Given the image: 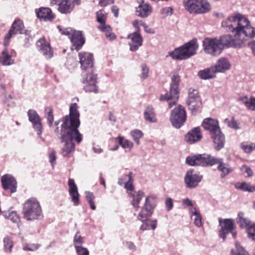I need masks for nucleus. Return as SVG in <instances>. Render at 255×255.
I'll list each match as a JSON object with an SVG mask.
<instances>
[{"instance_id":"nucleus-23","label":"nucleus","mask_w":255,"mask_h":255,"mask_svg":"<svg viewBox=\"0 0 255 255\" xmlns=\"http://www.w3.org/2000/svg\"><path fill=\"white\" fill-rule=\"evenodd\" d=\"M202 178V176L194 173L193 170H188L184 178L186 187L189 188L196 187L201 181Z\"/></svg>"},{"instance_id":"nucleus-28","label":"nucleus","mask_w":255,"mask_h":255,"mask_svg":"<svg viewBox=\"0 0 255 255\" xmlns=\"http://www.w3.org/2000/svg\"><path fill=\"white\" fill-rule=\"evenodd\" d=\"M210 135L217 150H220L224 147L225 137L221 129Z\"/></svg>"},{"instance_id":"nucleus-11","label":"nucleus","mask_w":255,"mask_h":255,"mask_svg":"<svg viewBox=\"0 0 255 255\" xmlns=\"http://www.w3.org/2000/svg\"><path fill=\"white\" fill-rule=\"evenodd\" d=\"M243 17V16L240 14L230 16L222 21V26L227 31L237 34L240 25L242 22L243 24H245L246 22Z\"/></svg>"},{"instance_id":"nucleus-51","label":"nucleus","mask_w":255,"mask_h":255,"mask_svg":"<svg viewBox=\"0 0 255 255\" xmlns=\"http://www.w3.org/2000/svg\"><path fill=\"white\" fill-rule=\"evenodd\" d=\"M76 251L78 255H90L88 250L83 247H76Z\"/></svg>"},{"instance_id":"nucleus-24","label":"nucleus","mask_w":255,"mask_h":255,"mask_svg":"<svg viewBox=\"0 0 255 255\" xmlns=\"http://www.w3.org/2000/svg\"><path fill=\"white\" fill-rule=\"evenodd\" d=\"M128 38L129 39L128 43L130 46V50L131 51H136L142 45L143 39L138 31L128 34Z\"/></svg>"},{"instance_id":"nucleus-47","label":"nucleus","mask_w":255,"mask_h":255,"mask_svg":"<svg viewBox=\"0 0 255 255\" xmlns=\"http://www.w3.org/2000/svg\"><path fill=\"white\" fill-rule=\"evenodd\" d=\"M131 135H132L134 140L137 144L140 143L139 139L142 136L143 133L140 130L135 129L131 131Z\"/></svg>"},{"instance_id":"nucleus-64","label":"nucleus","mask_w":255,"mask_h":255,"mask_svg":"<svg viewBox=\"0 0 255 255\" xmlns=\"http://www.w3.org/2000/svg\"><path fill=\"white\" fill-rule=\"evenodd\" d=\"M248 45L252 49L253 54L255 56V41L249 42Z\"/></svg>"},{"instance_id":"nucleus-10","label":"nucleus","mask_w":255,"mask_h":255,"mask_svg":"<svg viewBox=\"0 0 255 255\" xmlns=\"http://www.w3.org/2000/svg\"><path fill=\"white\" fill-rule=\"evenodd\" d=\"M187 114L185 108L179 105L171 111L170 121L172 125L176 128H181L186 122Z\"/></svg>"},{"instance_id":"nucleus-13","label":"nucleus","mask_w":255,"mask_h":255,"mask_svg":"<svg viewBox=\"0 0 255 255\" xmlns=\"http://www.w3.org/2000/svg\"><path fill=\"white\" fill-rule=\"evenodd\" d=\"M203 46L205 52L212 55H219L222 51L219 39L217 38H205L203 41Z\"/></svg>"},{"instance_id":"nucleus-34","label":"nucleus","mask_w":255,"mask_h":255,"mask_svg":"<svg viewBox=\"0 0 255 255\" xmlns=\"http://www.w3.org/2000/svg\"><path fill=\"white\" fill-rule=\"evenodd\" d=\"M216 73L215 68L212 66L209 68L200 71L198 75L201 79L207 80L215 78Z\"/></svg>"},{"instance_id":"nucleus-17","label":"nucleus","mask_w":255,"mask_h":255,"mask_svg":"<svg viewBox=\"0 0 255 255\" xmlns=\"http://www.w3.org/2000/svg\"><path fill=\"white\" fill-rule=\"evenodd\" d=\"M81 0H61L58 2V11L62 14L71 13L75 7L81 4Z\"/></svg>"},{"instance_id":"nucleus-4","label":"nucleus","mask_w":255,"mask_h":255,"mask_svg":"<svg viewBox=\"0 0 255 255\" xmlns=\"http://www.w3.org/2000/svg\"><path fill=\"white\" fill-rule=\"evenodd\" d=\"M155 206V198L151 196H148L146 198L145 203L137 216V219L143 222V224L140 227V230L142 231L150 229L154 230L156 228V220H147L148 218L152 214Z\"/></svg>"},{"instance_id":"nucleus-43","label":"nucleus","mask_w":255,"mask_h":255,"mask_svg":"<svg viewBox=\"0 0 255 255\" xmlns=\"http://www.w3.org/2000/svg\"><path fill=\"white\" fill-rule=\"evenodd\" d=\"M95 198V197L93 193L90 192H86V199L90 204L91 209L93 210H95L96 208L94 202Z\"/></svg>"},{"instance_id":"nucleus-46","label":"nucleus","mask_w":255,"mask_h":255,"mask_svg":"<svg viewBox=\"0 0 255 255\" xmlns=\"http://www.w3.org/2000/svg\"><path fill=\"white\" fill-rule=\"evenodd\" d=\"M194 212L193 213V215L195 216L194 219V223L195 225L198 227H201L202 226V218L199 212L196 209H194Z\"/></svg>"},{"instance_id":"nucleus-58","label":"nucleus","mask_w":255,"mask_h":255,"mask_svg":"<svg viewBox=\"0 0 255 255\" xmlns=\"http://www.w3.org/2000/svg\"><path fill=\"white\" fill-rule=\"evenodd\" d=\"M248 109L255 111V98L254 97H251L250 98V102L248 107L247 108Z\"/></svg>"},{"instance_id":"nucleus-37","label":"nucleus","mask_w":255,"mask_h":255,"mask_svg":"<svg viewBox=\"0 0 255 255\" xmlns=\"http://www.w3.org/2000/svg\"><path fill=\"white\" fill-rule=\"evenodd\" d=\"M236 249H232L231 255H250L244 248L240 245L238 242L235 243Z\"/></svg>"},{"instance_id":"nucleus-56","label":"nucleus","mask_w":255,"mask_h":255,"mask_svg":"<svg viewBox=\"0 0 255 255\" xmlns=\"http://www.w3.org/2000/svg\"><path fill=\"white\" fill-rule=\"evenodd\" d=\"M241 170L243 173L247 174V176H252L253 174L252 170L246 165H243L241 168Z\"/></svg>"},{"instance_id":"nucleus-26","label":"nucleus","mask_w":255,"mask_h":255,"mask_svg":"<svg viewBox=\"0 0 255 255\" xmlns=\"http://www.w3.org/2000/svg\"><path fill=\"white\" fill-rule=\"evenodd\" d=\"M202 126L205 130L210 132V135L221 129L218 121L212 118L205 119L202 123Z\"/></svg>"},{"instance_id":"nucleus-35","label":"nucleus","mask_w":255,"mask_h":255,"mask_svg":"<svg viewBox=\"0 0 255 255\" xmlns=\"http://www.w3.org/2000/svg\"><path fill=\"white\" fill-rule=\"evenodd\" d=\"M14 63V60L11 58V56L9 54L7 46L2 51L1 56H0V64L3 66H9Z\"/></svg>"},{"instance_id":"nucleus-45","label":"nucleus","mask_w":255,"mask_h":255,"mask_svg":"<svg viewBox=\"0 0 255 255\" xmlns=\"http://www.w3.org/2000/svg\"><path fill=\"white\" fill-rule=\"evenodd\" d=\"M128 181L125 183V188L128 191H130V192H132V191L134 190V186L133 185V178H132V173L131 172H129L128 175Z\"/></svg>"},{"instance_id":"nucleus-44","label":"nucleus","mask_w":255,"mask_h":255,"mask_svg":"<svg viewBox=\"0 0 255 255\" xmlns=\"http://www.w3.org/2000/svg\"><path fill=\"white\" fill-rule=\"evenodd\" d=\"M241 147L246 153H249L255 150V142L249 144L245 142L241 143Z\"/></svg>"},{"instance_id":"nucleus-12","label":"nucleus","mask_w":255,"mask_h":255,"mask_svg":"<svg viewBox=\"0 0 255 255\" xmlns=\"http://www.w3.org/2000/svg\"><path fill=\"white\" fill-rule=\"evenodd\" d=\"M234 36L230 34L223 35L219 39L221 47L223 50L225 47H241L245 43L244 38H239L236 36L234 33Z\"/></svg>"},{"instance_id":"nucleus-60","label":"nucleus","mask_w":255,"mask_h":255,"mask_svg":"<svg viewBox=\"0 0 255 255\" xmlns=\"http://www.w3.org/2000/svg\"><path fill=\"white\" fill-rule=\"evenodd\" d=\"M239 101H241L243 104L245 105L247 108H248V105L249 104L250 99H249L247 96L240 97L239 99Z\"/></svg>"},{"instance_id":"nucleus-22","label":"nucleus","mask_w":255,"mask_h":255,"mask_svg":"<svg viewBox=\"0 0 255 255\" xmlns=\"http://www.w3.org/2000/svg\"><path fill=\"white\" fill-rule=\"evenodd\" d=\"M203 137L201 128L199 127L189 130L184 136L185 141L189 144H194L200 141Z\"/></svg>"},{"instance_id":"nucleus-62","label":"nucleus","mask_w":255,"mask_h":255,"mask_svg":"<svg viewBox=\"0 0 255 255\" xmlns=\"http://www.w3.org/2000/svg\"><path fill=\"white\" fill-rule=\"evenodd\" d=\"M228 126L230 127L235 129H238L239 128L238 123L234 119H232L231 121L228 122Z\"/></svg>"},{"instance_id":"nucleus-55","label":"nucleus","mask_w":255,"mask_h":255,"mask_svg":"<svg viewBox=\"0 0 255 255\" xmlns=\"http://www.w3.org/2000/svg\"><path fill=\"white\" fill-rule=\"evenodd\" d=\"M49 162L51 163V165L53 166L57 158L56 152L53 149L51 150V152L49 154Z\"/></svg>"},{"instance_id":"nucleus-38","label":"nucleus","mask_w":255,"mask_h":255,"mask_svg":"<svg viewBox=\"0 0 255 255\" xmlns=\"http://www.w3.org/2000/svg\"><path fill=\"white\" fill-rule=\"evenodd\" d=\"M96 20L100 24L106 22L108 13L104 9H100L96 13Z\"/></svg>"},{"instance_id":"nucleus-8","label":"nucleus","mask_w":255,"mask_h":255,"mask_svg":"<svg viewBox=\"0 0 255 255\" xmlns=\"http://www.w3.org/2000/svg\"><path fill=\"white\" fill-rule=\"evenodd\" d=\"M42 213L39 202L35 198L27 200L23 204L22 213L27 221L39 219Z\"/></svg>"},{"instance_id":"nucleus-6","label":"nucleus","mask_w":255,"mask_h":255,"mask_svg":"<svg viewBox=\"0 0 255 255\" xmlns=\"http://www.w3.org/2000/svg\"><path fill=\"white\" fill-rule=\"evenodd\" d=\"M180 82V77L177 74H174L171 78L170 91L165 94L161 95L159 100L167 101L169 109L175 105L179 98V85Z\"/></svg>"},{"instance_id":"nucleus-57","label":"nucleus","mask_w":255,"mask_h":255,"mask_svg":"<svg viewBox=\"0 0 255 255\" xmlns=\"http://www.w3.org/2000/svg\"><path fill=\"white\" fill-rule=\"evenodd\" d=\"M114 0H99V4L102 7L107 6L110 4H113Z\"/></svg>"},{"instance_id":"nucleus-18","label":"nucleus","mask_w":255,"mask_h":255,"mask_svg":"<svg viewBox=\"0 0 255 255\" xmlns=\"http://www.w3.org/2000/svg\"><path fill=\"white\" fill-rule=\"evenodd\" d=\"M36 46L39 51L46 59H50L53 56V50L50 44L44 37H42L37 40Z\"/></svg>"},{"instance_id":"nucleus-14","label":"nucleus","mask_w":255,"mask_h":255,"mask_svg":"<svg viewBox=\"0 0 255 255\" xmlns=\"http://www.w3.org/2000/svg\"><path fill=\"white\" fill-rule=\"evenodd\" d=\"M24 24L23 21L20 19H16L11 25L8 33L5 36L3 44L7 46L10 42V39L13 35L22 33L24 31Z\"/></svg>"},{"instance_id":"nucleus-40","label":"nucleus","mask_w":255,"mask_h":255,"mask_svg":"<svg viewBox=\"0 0 255 255\" xmlns=\"http://www.w3.org/2000/svg\"><path fill=\"white\" fill-rule=\"evenodd\" d=\"M117 139L118 140L119 144L124 148L131 149L133 146V143L131 141L125 139L123 137L119 136Z\"/></svg>"},{"instance_id":"nucleus-1","label":"nucleus","mask_w":255,"mask_h":255,"mask_svg":"<svg viewBox=\"0 0 255 255\" xmlns=\"http://www.w3.org/2000/svg\"><path fill=\"white\" fill-rule=\"evenodd\" d=\"M62 122L61 129L57 128L55 132L58 133L61 142L64 143L61 148V154L64 157H70L75 149L74 140L80 143L83 139L82 135L78 130L80 121L79 119L66 116L62 118Z\"/></svg>"},{"instance_id":"nucleus-53","label":"nucleus","mask_w":255,"mask_h":255,"mask_svg":"<svg viewBox=\"0 0 255 255\" xmlns=\"http://www.w3.org/2000/svg\"><path fill=\"white\" fill-rule=\"evenodd\" d=\"M8 219L14 223L19 221V217L15 211H12L9 214Z\"/></svg>"},{"instance_id":"nucleus-52","label":"nucleus","mask_w":255,"mask_h":255,"mask_svg":"<svg viewBox=\"0 0 255 255\" xmlns=\"http://www.w3.org/2000/svg\"><path fill=\"white\" fill-rule=\"evenodd\" d=\"M98 29L102 32L106 33L110 31H112V27L106 23L100 24L98 27Z\"/></svg>"},{"instance_id":"nucleus-7","label":"nucleus","mask_w":255,"mask_h":255,"mask_svg":"<svg viewBox=\"0 0 255 255\" xmlns=\"http://www.w3.org/2000/svg\"><path fill=\"white\" fill-rule=\"evenodd\" d=\"M183 5L190 14H204L211 9L207 0H183Z\"/></svg>"},{"instance_id":"nucleus-20","label":"nucleus","mask_w":255,"mask_h":255,"mask_svg":"<svg viewBox=\"0 0 255 255\" xmlns=\"http://www.w3.org/2000/svg\"><path fill=\"white\" fill-rule=\"evenodd\" d=\"M219 222L221 227L220 230V235L225 240L227 235L230 232H232V230H234L235 228L234 221L231 219L223 220L221 218H219Z\"/></svg>"},{"instance_id":"nucleus-41","label":"nucleus","mask_w":255,"mask_h":255,"mask_svg":"<svg viewBox=\"0 0 255 255\" xmlns=\"http://www.w3.org/2000/svg\"><path fill=\"white\" fill-rule=\"evenodd\" d=\"M45 111L46 112V118L47 120L48 124L50 127H51L54 121L53 109L51 107H47L45 108Z\"/></svg>"},{"instance_id":"nucleus-3","label":"nucleus","mask_w":255,"mask_h":255,"mask_svg":"<svg viewBox=\"0 0 255 255\" xmlns=\"http://www.w3.org/2000/svg\"><path fill=\"white\" fill-rule=\"evenodd\" d=\"M186 162L190 166H208L218 164L217 169L221 172L222 178L233 171V168L226 166L223 159L217 158L210 155L198 154L188 156L186 159Z\"/></svg>"},{"instance_id":"nucleus-5","label":"nucleus","mask_w":255,"mask_h":255,"mask_svg":"<svg viewBox=\"0 0 255 255\" xmlns=\"http://www.w3.org/2000/svg\"><path fill=\"white\" fill-rule=\"evenodd\" d=\"M198 47L196 40L193 39L182 46L170 52L169 55L173 59L184 60L195 55Z\"/></svg>"},{"instance_id":"nucleus-49","label":"nucleus","mask_w":255,"mask_h":255,"mask_svg":"<svg viewBox=\"0 0 255 255\" xmlns=\"http://www.w3.org/2000/svg\"><path fill=\"white\" fill-rule=\"evenodd\" d=\"M57 28L61 34L68 36L69 38L72 35L73 32L75 30L71 28H64L60 25H58Z\"/></svg>"},{"instance_id":"nucleus-29","label":"nucleus","mask_w":255,"mask_h":255,"mask_svg":"<svg viewBox=\"0 0 255 255\" xmlns=\"http://www.w3.org/2000/svg\"><path fill=\"white\" fill-rule=\"evenodd\" d=\"M36 13L38 18L44 21H51L55 18V15L48 7H40L36 10Z\"/></svg>"},{"instance_id":"nucleus-16","label":"nucleus","mask_w":255,"mask_h":255,"mask_svg":"<svg viewBox=\"0 0 255 255\" xmlns=\"http://www.w3.org/2000/svg\"><path fill=\"white\" fill-rule=\"evenodd\" d=\"M237 222L242 228L246 229L249 238L255 241V223L252 224L242 212L238 214Z\"/></svg>"},{"instance_id":"nucleus-39","label":"nucleus","mask_w":255,"mask_h":255,"mask_svg":"<svg viewBox=\"0 0 255 255\" xmlns=\"http://www.w3.org/2000/svg\"><path fill=\"white\" fill-rule=\"evenodd\" d=\"M3 243L4 251L7 253H10L13 246V242L11 238L8 236L4 237L3 240Z\"/></svg>"},{"instance_id":"nucleus-21","label":"nucleus","mask_w":255,"mask_h":255,"mask_svg":"<svg viewBox=\"0 0 255 255\" xmlns=\"http://www.w3.org/2000/svg\"><path fill=\"white\" fill-rule=\"evenodd\" d=\"M29 121L32 124L33 128L36 130L37 134L40 135L42 132L41 120L37 113L33 110H29L27 112Z\"/></svg>"},{"instance_id":"nucleus-59","label":"nucleus","mask_w":255,"mask_h":255,"mask_svg":"<svg viewBox=\"0 0 255 255\" xmlns=\"http://www.w3.org/2000/svg\"><path fill=\"white\" fill-rule=\"evenodd\" d=\"M173 201L171 198H167L165 200V206L168 211H170L173 207Z\"/></svg>"},{"instance_id":"nucleus-27","label":"nucleus","mask_w":255,"mask_h":255,"mask_svg":"<svg viewBox=\"0 0 255 255\" xmlns=\"http://www.w3.org/2000/svg\"><path fill=\"white\" fill-rule=\"evenodd\" d=\"M69 193L71 197V201L73 202L74 205L78 206L80 204V194L78 191V188L74 180L69 179L68 180Z\"/></svg>"},{"instance_id":"nucleus-9","label":"nucleus","mask_w":255,"mask_h":255,"mask_svg":"<svg viewBox=\"0 0 255 255\" xmlns=\"http://www.w3.org/2000/svg\"><path fill=\"white\" fill-rule=\"evenodd\" d=\"M186 103L192 114L195 115L197 113L201 112L202 102L197 89L192 88L189 89Z\"/></svg>"},{"instance_id":"nucleus-48","label":"nucleus","mask_w":255,"mask_h":255,"mask_svg":"<svg viewBox=\"0 0 255 255\" xmlns=\"http://www.w3.org/2000/svg\"><path fill=\"white\" fill-rule=\"evenodd\" d=\"M141 73L140 74V77L142 80H145L148 77L149 69L147 65L143 63L141 65Z\"/></svg>"},{"instance_id":"nucleus-33","label":"nucleus","mask_w":255,"mask_h":255,"mask_svg":"<svg viewBox=\"0 0 255 255\" xmlns=\"http://www.w3.org/2000/svg\"><path fill=\"white\" fill-rule=\"evenodd\" d=\"M144 118L145 121L149 123H156L157 119L155 112L152 106H148L145 109L144 113Z\"/></svg>"},{"instance_id":"nucleus-30","label":"nucleus","mask_w":255,"mask_h":255,"mask_svg":"<svg viewBox=\"0 0 255 255\" xmlns=\"http://www.w3.org/2000/svg\"><path fill=\"white\" fill-rule=\"evenodd\" d=\"M140 1L139 5L136 8V14L139 17H146L151 13V7L142 0H140Z\"/></svg>"},{"instance_id":"nucleus-42","label":"nucleus","mask_w":255,"mask_h":255,"mask_svg":"<svg viewBox=\"0 0 255 255\" xmlns=\"http://www.w3.org/2000/svg\"><path fill=\"white\" fill-rule=\"evenodd\" d=\"M77 109L78 105L76 103L72 104L70 107L69 114L68 116L79 119L80 114Z\"/></svg>"},{"instance_id":"nucleus-54","label":"nucleus","mask_w":255,"mask_h":255,"mask_svg":"<svg viewBox=\"0 0 255 255\" xmlns=\"http://www.w3.org/2000/svg\"><path fill=\"white\" fill-rule=\"evenodd\" d=\"M173 9L171 7H165L160 10V13L164 16L170 15L172 14Z\"/></svg>"},{"instance_id":"nucleus-19","label":"nucleus","mask_w":255,"mask_h":255,"mask_svg":"<svg viewBox=\"0 0 255 255\" xmlns=\"http://www.w3.org/2000/svg\"><path fill=\"white\" fill-rule=\"evenodd\" d=\"M1 182L3 189L9 190L11 193L16 191L17 181L15 178L10 174H5L1 177Z\"/></svg>"},{"instance_id":"nucleus-15","label":"nucleus","mask_w":255,"mask_h":255,"mask_svg":"<svg viewBox=\"0 0 255 255\" xmlns=\"http://www.w3.org/2000/svg\"><path fill=\"white\" fill-rule=\"evenodd\" d=\"M243 18L246 22L245 24H243L242 22V24L240 25L236 36L244 38L245 41L246 38H252L255 36V28L251 26L250 22L247 18L243 16Z\"/></svg>"},{"instance_id":"nucleus-2","label":"nucleus","mask_w":255,"mask_h":255,"mask_svg":"<svg viewBox=\"0 0 255 255\" xmlns=\"http://www.w3.org/2000/svg\"><path fill=\"white\" fill-rule=\"evenodd\" d=\"M81 68L83 70L81 82L84 84L83 89L86 92L98 93L97 75L94 73V58L92 54L81 52L78 53Z\"/></svg>"},{"instance_id":"nucleus-31","label":"nucleus","mask_w":255,"mask_h":255,"mask_svg":"<svg viewBox=\"0 0 255 255\" xmlns=\"http://www.w3.org/2000/svg\"><path fill=\"white\" fill-rule=\"evenodd\" d=\"M128 196L132 199L131 204L135 208L136 211H137L139 207L140 202L144 196L143 192L138 191V192H129Z\"/></svg>"},{"instance_id":"nucleus-32","label":"nucleus","mask_w":255,"mask_h":255,"mask_svg":"<svg viewBox=\"0 0 255 255\" xmlns=\"http://www.w3.org/2000/svg\"><path fill=\"white\" fill-rule=\"evenodd\" d=\"M231 67L229 61L224 58H220L217 61L216 64L213 66L215 68V71L217 72H225L229 69Z\"/></svg>"},{"instance_id":"nucleus-63","label":"nucleus","mask_w":255,"mask_h":255,"mask_svg":"<svg viewBox=\"0 0 255 255\" xmlns=\"http://www.w3.org/2000/svg\"><path fill=\"white\" fill-rule=\"evenodd\" d=\"M111 10L114 16L118 17L119 16V9L116 5H113L111 7Z\"/></svg>"},{"instance_id":"nucleus-61","label":"nucleus","mask_w":255,"mask_h":255,"mask_svg":"<svg viewBox=\"0 0 255 255\" xmlns=\"http://www.w3.org/2000/svg\"><path fill=\"white\" fill-rule=\"evenodd\" d=\"M105 35L106 38L110 40H114L116 38V35L113 33L112 31L106 32L105 33Z\"/></svg>"},{"instance_id":"nucleus-36","label":"nucleus","mask_w":255,"mask_h":255,"mask_svg":"<svg viewBox=\"0 0 255 255\" xmlns=\"http://www.w3.org/2000/svg\"><path fill=\"white\" fill-rule=\"evenodd\" d=\"M235 188L244 191H255V186H252L246 182H238L235 184Z\"/></svg>"},{"instance_id":"nucleus-50","label":"nucleus","mask_w":255,"mask_h":255,"mask_svg":"<svg viewBox=\"0 0 255 255\" xmlns=\"http://www.w3.org/2000/svg\"><path fill=\"white\" fill-rule=\"evenodd\" d=\"M83 243V239L82 237L78 233H77L75 235L74 239V244L75 248L76 249V247H82L81 245Z\"/></svg>"},{"instance_id":"nucleus-25","label":"nucleus","mask_w":255,"mask_h":255,"mask_svg":"<svg viewBox=\"0 0 255 255\" xmlns=\"http://www.w3.org/2000/svg\"><path fill=\"white\" fill-rule=\"evenodd\" d=\"M70 39L73 46L77 51L82 48L85 43V38L81 31L74 30Z\"/></svg>"}]
</instances>
